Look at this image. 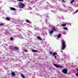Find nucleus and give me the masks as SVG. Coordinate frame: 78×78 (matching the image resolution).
Returning <instances> with one entry per match:
<instances>
[{
	"instance_id": "obj_19",
	"label": "nucleus",
	"mask_w": 78,
	"mask_h": 78,
	"mask_svg": "<svg viewBox=\"0 0 78 78\" xmlns=\"http://www.w3.org/2000/svg\"><path fill=\"white\" fill-rule=\"evenodd\" d=\"M64 30H68V28H67L66 27H65L64 28Z\"/></svg>"
},
{
	"instance_id": "obj_8",
	"label": "nucleus",
	"mask_w": 78,
	"mask_h": 78,
	"mask_svg": "<svg viewBox=\"0 0 78 78\" xmlns=\"http://www.w3.org/2000/svg\"><path fill=\"white\" fill-rule=\"evenodd\" d=\"M54 66H55V67H56L57 68H59V66L58 65H57L56 64H54Z\"/></svg>"
},
{
	"instance_id": "obj_27",
	"label": "nucleus",
	"mask_w": 78,
	"mask_h": 78,
	"mask_svg": "<svg viewBox=\"0 0 78 78\" xmlns=\"http://www.w3.org/2000/svg\"><path fill=\"white\" fill-rule=\"evenodd\" d=\"M24 51H25V52H27V50H24Z\"/></svg>"
},
{
	"instance_id": "obj_23",
	"label": "nucleus",
	"mask_w": 78,
	"mask_h": 78,
	"mask_svg": "<svg viewBox=\"0 0 78 78\" xmlns=\"http://www.w3.org/2000/svg\"><path fill=\"white\" fill-rule=\"evenodd\" d=\"M10 40H11L12 41V40H13V37H10Z\"/></svg>"
},
{
	"instance_id": "obj_10",
	"label": "nucleus",
	"mask_w": 78,
	"mask_h": 78,
	"mask_svg": "<svg viewBox=\"0 0 78 78\" xmlns=\"http://www.w3.org/2000/svg\"><path fill=\"white\" fill-rule=\"evenodd\" d=\"M6 20H10V18L8 17H7L6 18Z\"/></svg>"
},
{
	"instance_id": "obj_7",
	"label": "nucleus",
	"mask_w": 78,
	"mask_h": 78,
	"mask_svg": "<svg viewBox=\"0 0 78 78\" xmlns=\"http://www.w3.org/2000/svg\"><path fill=\"white\" fill-rule=\"evenodd\" d=\"M10 10H12V11H16V9L12 7L11 8Z\"/></svg>"
},
{
	"instance_id": "obj_14",
	"label": "nucleus",
	"mask_w": 78,
	"mask_h": 78,
	"mask_svg": "<svg viewBox=\"0 0 78 78\" xmlns=\"http://www.w3.org/2000/svg\"><path fill=\"white\" fill-rule=\"evenodd\" d=\"M32 51H33V52H37V50H34L33 49L32 50Z\"/></svg>"
},
{
	"instance_id": "obj_11",
	"label": "nucleus",
	"mask_w": 78,
	"mask_h": 78,
	"mask_svg": "<svg viewBox=\"0 0 78 78\" xmlns=\"http://www.w3.org/2000/svg\"><path fill=\"white\" fill-rule=\"evenodd\" d=\"M57 55V53H56V52H54L52 55H53V56H55V55Z\"/></svg>"
},
{
	"instance_id": "obj_3",
	"label": "nucleus",
	"mask_w": 78,
	"mask_h": 78,
	"mask_svg": "<svg viewBox=\"0 0 78 78\" xmlns=\"http://www.w3.org/2000/svg\"><path fill=\"white\" fill-rule=\"evenodd\" d=\"M63 73L65 74L67 73V69H64L62 70Z\"/></svg>"
},
{
	"instance_id": "obj_2",
	"label": "nucleus",
	"mask_w": 78,
	"mask_h": 78,
	"mask_svg": "<svg viewBox=\"0 0 78 78\" xmlns=\"http://www.w3.org/2000/svg\"><path fill=\"white\" fill-rule=\"evenodd\" d=\"M19 6L21 8H23V7L25 6V4L22 2H20Z\"/></svg>"
},
{
	"instance_id": "obj_21",
	"label": "nucleus",
	"mask_w": 78,
	"mask_h": 78,
	"mask_svg": "<svg viewBox=\"0 0 78 78\" xmlns=\"http://www.w3.org/2000/svg\"><path fill=\"white\" fill-rule=\"evenodd\" d=\"M78 12V9L75 12V13H77V12Z\"/></svg>"
},
{
	"instance_id": "obj_28",
	"label": "nucleus",
	"mask_w": 78,
	"mask_h": 78,
	"mask_svg": "<svg viewBox=\"0 0 78 78\" xmlns=\"http://www.w3.org/2000/svg\"><path fill=\"white\" fill-rule=\"evenodd\" d=\"M54 58H55V59H56V56H54Z\"/></svg>"
},
{
	"instance_id": "obj_9",
	"label": "nucleus",
	"mask_w": 78,
	"mask_h": 78,
	"mask_svg": "<svg viewBox=\"0 0 78 78\" xmlns=\"http://www.w3.org/2000/svg\"><path fill=\"white\" fill-rule=\"evenodd\" d=\"M52 30L55 31H56V28L54 27H53L52 28Z\"/></svg>"
},
{
	"instance_id": "obj_26",
	"label": "nucleus",
	"mask_w": 78,
	"mask_h": 78,
	"mask_svg": "<svg viewBox=\"0 0 78 78\" xmlns=\"http://www.w3.org/2000/svg\"><path fill=\"white\" fill-rule=\"evenodd\" d=\"M62 1L64 2V3H65V1L64 0H62Z\"/></svg>"
},
{
	"instance_id": "obj_22",
	"label": "nucleus",
	"mask_w": 78,
	"mask_h": 78,
	"mask_svg": "<svg viewBox=\"0 0 78 78\" xmlns=\"http://www.w3.org/2000/svg\"><path fill=\"white\" fill-rule=\"evenodd\" d=\"M0 25L1 26H3V25H4V24H3V23H1L0 24Z\"/></svg>"
},
{
	"instance_id": "obj_29",
	"label": "nucleus",
	"mask_w": 78,
	"mask_h": 78,
	"mask_svg": "<svg viewBox=\"0 0 78 78\" xmlns=\"http://www.w3.org/2000/svg\"><path fill=\"white\" fill-rule=\"evenodd\" d=\"M61 52H62V53H63V51H62V50H61Z\"/></svg>"
},
{
	"instance_id": "obj_12",
	"label": "nucleus",
	"mask_w": 78,
	"mask_h": 78,
	"mask_svg": "<svg viewBox=\"0 0 78 78\" xmlns=\"http://www.w3.org/2000/svg\"><path fill=\"white\" fill-rule=\"evenodd\" d=\"M54 32V31H53V30H51L50 32V34H53V33Z\"/></svg>"
},
{
	"instance_id": "obj_13",
	"label": "nucleus",
	"mask_w": 78,
	"mask_h": 78,
	"mask_svg": "<svg viewBox=\"0 0 78 78\" xmlns=\"http://www.w3.org/2000/svg\"><path fill=\"white\" fill-rule=\"evenodd\" d=\"M37 38L38 39H39L40 40H41V41L42 40V38L40 37H37Z\"/></svg>"
},
{
	"instance_id": "obj_25",
	"label": "nucleus",
	"mask_w": 78,
	"mask_h": 78,
	"mask_svg": "<svg viewBox=\"0 0 78 78\" xmlns=\"http://www.w3.org/2000/svg\"><path fill=\"white\" fill-rule=\"evenodd\" d=\"M59 67H60L61 68H62V66H59Z\"/></svg>"
},
{
	"instance_id": "obj_18",
	"label": "nucleus",
	"mask_w": 78,
	"mask_h": 78,
	"mask_svg": "<svg viewBox=\"0 0 78 78\" xmlns=\"http://www.w3.org/2000/svg\"><path fill=\"white\" fill-rule=\"evenodd\" d=\"M75 2V0H72V1L70 2V3H72Z\"/></svg>"
},
{
	"instance_id": "obj_15",
	"label": "nucleus",
	"mask_w": 78,
	"mask_h": 78,
	"mask_svg": "<svg viewBox=\"0 0 78 78\" xmlns=\"http://www.w3.org/2000/svg\"><path fill=\"white\" fill-rule=\"evenodd\" d=\"M61 25L62 27H66V24H61Z\"/></svg>"
},
{
	"instance_id": "obj_16",
	"label": "nucleus",
	"mask_w": 78,
	"mask_h": 78,
	"mask_svg": "<svg viewBox=\"0 0 78 78\" xmlns=\"http://www.w3.org/2000/svg\"><path fill=\"white\" fill-rule=\"evenodd\" d=\"M26 22H27V23H30V21H29V20H26Z\"/></svg>"
},
{
	"instance_id": "obj_1",
	"label": "nucleus",
	"mask_w": 78,
	"mask_h": 78,
	"mask_svg": "<svg viewBox=\"0 0 78 78\" xmlns=\"http://www.w3.org/2000/svg\"><path fill=\"white\" fill-rule=\"evenodd\" d=\"M62 50H64V49L66 48V43L64 40H62Z\"/></svg>"
},
{
	"instance_id": "obj_5",
	"label": "nucleus",
	"mask_w": 78,
	"mask_h": 78,
	"mask_svg": "<svg viewBox=\"0 0 78 78\" xmlns=\"http://www.w3.org/2000/svg\"><path fill=\"white\" fill-rule=\"evenodd\" d=\"M11 75L12 76H15L16 75V73H15L14 72H12Z\"/></svg>"
},
{
	"instance_id": "obj_6",
	"label": "nucleus",
	"mask_w": 78,
	"mask_h": 78,
	"mask_svg": "<svg viewBox=\"0 0 78 78\" xmlns=\"http://www.w3.org/2000/svg\"><path fill=\"white\" fill-rule=\"evenodd\" d=\"M61 37V34H59L57 36L58 38H60Z\"/></svg>"
},
{
	"instance_id": "obj_30",
	"label": "nucleus",
	"mask_w": 78,
	"mask_h": 78,
	"mask_svg": "<svg viewBox=\"0 0 78 78\" xmlns=\"http://www.w3.org/2000/svg\"><path fill=\"white\" fill-rule=\"evenodd\" d=\"M47 20H46V22H47Z\"/></svg>"
},
{
	"instance_id": "obj_24",
	"label": "nucleus",
	"mask_w": 78,
	"mask_h": 78,
	"mask_svg": "<svg viewBox=\"0 0 78 78\" xmlns=\"http://www.w3.org/2000/svg\"><path fill=\"white\" fill-rule=\"evenodd\" d=\"M50 53L51 55H52V54L53 53V52H52L51 51H50Z\"/></svg>"
},
{
	"instance_id": "obj_4",
	"label": "nucleus",
	"mask_w": 78,
	"mask_h": 78,
	"mask_svg": "<svg viewBox=\"0 0 78 78\" xmlns=\"http://www.w3.org/2000/svg\"><path fill=\"white\" fill-rule=\"evenodd\" d=\"M14 48L15 50H19V48L17 47H14Z\"/></svg>"
},
{
	"instance_id": "obj_20",
	"label": "nucleus",
	"mask_w": 78,
	"mask_h": 78,
	"mask_svg": "<svg viewBox=\"0 0 78 78\" xmlns=\"http://www.w3.org/2000/svg\"><path fill=\"white\" fill-rule=\"evenodd\" d=\"M17 1H18L19 2H23V0H17Z\"/></svg>"
},
{
	"instance_id": "obj_17",
	"label": "nucleus",
	"mask_w": 78,
	"mask_h": 78,
	"mask_svg": "<svg viewBox=\"0 0 78 78\" xmlns=\"http://www.w3.org/2000/svg\"><path fill=\"white\" fill-rule=\"evenodd\" d=\"M21 76L22 77H23V78H25V76H23V74H21Z\"/></svg>"
}]
</instances>
